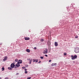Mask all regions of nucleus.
<instances>
[{
  "label": "nucleus",
  "mask_w": 79,
  "mask_h": 79,
  "mask_svg": "<svg viewBox=\"0 0 79 79\" xmlns=\"http://www.w3.org/2000/svg\"><path fill=\"white\" fill-rule=\"evenodd\" d=\"M0 79H2V78L0 77Z\"/></svg>",
  "instance_id": "nucleus-34"
},
{
  "label": "nucleus",
  "mask_w": 79,
  "mask_h": 79,
  "mask_svg": "<svg viewBox=\"0 0 79 79\" xmlns=\"http://www.w3.org/2000/svg\"><path fill=\"white\" fill-rule=\"evenodd\" d=\"M27 60H28L30 61H31L32 60V58H31V59L28 58L27 59Z\"/></svg>",
  "instance_id": "nucleus-10"
},
{
  "label": "nucleus",
  "mask_w": 79,
  "mask_h": 79,
  "mask_svg": "<svg viewBox=\"0 0 79 79\" xmlns=\"http://www.w3.org/2000/svg\"><path fill=\"white\" fill-rule=\"evenodd\" d=\"M31 79V77L27 78V79Z\"/></svg>",
  "instance_id": "nucleus-21"
},
{
  "label": "nucleus",
  "mask_w": 79,
  "mask_h": 79,
  "mask_svg": "<svg viewBox=\"0 0 79 79\" xmlns=\"http://www.w3.org/2000/svg\"><path fill=\"white\" fill-rule=\"evenodd\" d=\"M34 49H35V50H36V49H37V48H36V47H35L34 48Z\"/></svg>",
  "instance_id": "nucleus-23"
},
{
  "label": "nucleus",
  "mask_w": 79,
  "mask_h": 79,
  "mask_svg": "<svg viewBox=\"0 0 79 79\" xmlns=\"http://www.w3.org/2000/svg\"><path fill=\"white\" fill-rule=\"evenodd\" d=\"M56 63L52 64L51 65L53 66H56Z\"/></svg>",
  "instance_id": "nucleus-12"
},
{
  "label": "nucleus",
  "mask_w": 79,
  "mask_h": 79,
  "mask_svg": "<svg viewBox=\"0 0 79 79\" xmlns=\"http://www.w3.org/2000/svg\"><path fill=\"white\" fill-rule=\"evenodd\" d=\"M15 65L17 67H19L20 66V64H19V62H18Z\"/></svg>",
  "instance_id": "nucleus-4"
},
{
  "label": "nucleus",
  "mask_w": 79,
  "mask_h": 79,
  "mask_svg": "<svg viewBox=\"0 0 79 79\" xmlns=\"http://www.w3.org/2000/svg\"><path fill=\"white\" fill-rule=\"evenodd\" d=\"M8 69H10V70H11V69H12V68L10 67H9L8 68Z\"/></svg>",
  "instance_id": "nucleus-14"
},
{
  "label": "nucleus",
  "mask_w": 79,
  "mask_h": 79,
  "mask_svg": "<svg viewBox=\"0 0 79 79\" xmlns=\"http://www.w3.org/2000/svg\"><path fill=\"white\" fill-rule=\"evenodd\" d=\"M75 38H78V36H77L75 37Z\"/></svg>",
  "instance_id": "nucleus-29"
},
{
  "label": "nucleus",
  "mask_w": 79,
  "mask_h": 79,
  "mask_svg": "<svg viewBox=\"0 0 79 79\" xmlns=\"http://www.w3.org/2000/svg\"><path fill=\"white\" fill-rule=\"evenodd\" d=\"M29 63L30 64H31V61H30V62H29Z\"/></svg>",
  "instance_id": "nucleus-27"
},
{
  "label": "nucleus",
  "mask_w": 79,
  "mask_h": 79,
  "mask_svg": "<svg viewBox=\"0 0 79 79\" xmlns=\"http://www.w3.org/2000/svg\"><path fill=\"white\" fill-rule=\"evenodd\" d=\"M26 51L28 53H29V52H30V50L29 49H26Z\"/></svg>",
  "instance_id": "nucleus-13"
},
{
  "label": "nucleus",
  "mask_w": 79,
  "mask_h": 79,
  "mask_svg": "<svg viewBox=\"0 0 79 79\" xmlns=\"http://www.w3.org/2000/svg\"><path fill=\"white\" fill-rule=\"evenodd\" d=\"M45 56H46V57H47L48 56L47 55H45Z\"/></svg>",
  "instance_id": "nucleus-26"
},
{
  "label": "nucleus",
  "mask_w": 79,
  "mask_h": 79,
  "mask_svg": "<svg viewBox=\"0 0 79 79\" xmlns=\"http://www.w3.org/2000/svg\"><path fill=\"white\" fill-rule=\"evenodd\" d=\"M74 52H75V53H77L79 52V49L78 48H75V50L74 51Z\"/></svg>",
  "instance_id": "nucleus-3"
},
{
  "label": "nucleus",
  "mask_w": 79,
  "mask_h": 79,
  "mask_svg": "<svg viewBox=\"0 0 79 79\" xmlns=\"http://www.w3.org/2000/svg\"><path fill=\"white\" fill-rule=\"evenodd\" d=\"M22 68V69H24L25 68H25V67H23Z\"/></svg>",
  "instance_id": "nucleus-25"
},
{
  "label": "nucleus",
  "mask_w": 79,
  "mask_h": 79,
  "mask_svg": "<svg viewBox=\"0 0 79 79\" xmlns=\"http://www.w3.org/2000/svg\"><path fill=\"white\" fill-rule=\"evenodd\" d=\"M25 71H27V69H25Z\"/></svg>",
  "instance_id": "nucleus-33"
},
{
  "label": "nucleus",
  "mask_w": 79,
  "mask_h": 79,
  "mask_svg": "<svg viewBox=\"0 0 79 79\" xmlns=\"http://www.w3.org/2000/svg\"><path fill=\"white\" fill-rule=\"evenodd\" d=\"M6 60H7V57H5L3 60L4 61H6Z\"/></svg>",
  "instance_id": "nucleus-9"
},
{
  "label": "nucleus",
  "mask_w": 79,
  "mask_h": 79,
  "mask_svg": "<svg viewBox=\"0 0 79 79\" xmlns=\"http://www.w3.org/2000/svg\"><path fill=\"white\" fill-rule=\"evenodd\" d=\"M71 58L72 60H74L75 58H77V56L76 55H75L73 56H71Z\"/></svg>",
  "instance_id": "nucleus-2"
},
{
  "label": "nucleus",
  "mask_w": 79,
  "mask_h": 79,
  "mask_svg": "<svg viewBox=\"0 0 79 79\" xmlns=\"http://www.w3.org/2000/svg\"><path fill=\"white\" fill-rule=\"evenodd\" d=\"M15 61H16V62H17V61H18V60L17 59H16L15 60Z\"/></svg>",
  "instance_id": "nucleus-15"
},
{
  "label": "nucleus",
  "mask_w": 79,
  "mask_h": 79,
  "mask_svg": "<svg viewBox=\"0 0 79 79\" xmlns=\"http://www.w3.org/2000/svg\"><path fill=\"white\" fill-rule=\"evenodd\" d=\"M66 55H67V54H66V53H64V55L65 56H66Z\"/></svg>",
  "instance_id": "nucleus-22"
},
{
  "label": "nucleus",
  "mask_w": 79,
  "mask_h": 79,
  "mask_svg": "<svg viewBox=\"0 0 79 79\" xmlns=\"http://www.w3.org/2000/svg\"><path fill=\"white\" fill-rule=\"evenodd\" d=\"M48 46L50 45H51V43H50V41H48Z\"/></svg>",
  "instance_id": "nucleus-8"
},
{
  "label": "nucleus",
  "mask_w": 79,
  "mask_h": 79,
  "mask_svg": "<svg viewBox=\"0 0 79 79\" xmlns=\"http://www.w3.org/2000/svg\"><path fill=\"white\" fill-rule=\"evenodd\" d=\"M2 71H4V70H5V68H2Z\"/></svg>",
  "instance_id": "nucleus-19"
},
{
  "label": "nucleus",
  "mask_w": 79,
  "mask_h": 79,
  "mask_svg": "<svg viewBox=\"0 0 79 79\" xmlns=\"http://www.w3.org/2000/svg\"><path fill=\"white\" fill-rule=\"evenodd\" d=\"M18 74H19L18 73H16V75H18Z\"/></svg>",
  "instance_id": "nucleus-31"
},
{
  "label": "nucleus",
  "mask_w": 79,
  "mask_h": 79,
  "mask_svg": "<svg viewBox=\"0 0 79 79\" xmlns=\"http://www.w3.org/2000/svg\"><path fill=\"white\" fill-rule=\"evenodd\" d=\"M25 40H30V38L26 37L25 38Z\"/></svg>",
  "instance_id": "nucleus-6"
},
{
  "label": "nucleus",
  "mask_w": 79,
  "mask_h": 79,
  "mask_svg": "<svg viewBox=\"0 0 79 79\" xmlns=\"http://www.w3.org/2000/svg\"><path fill=\"white\" fill-rule=\"evenodd\" d=\"M51 61H52V60H49V62H51Z\"/></svg>",
  "instance_id": "nucleus-28"
},
{
  "label": "nucleus",
  "mask_w": 79,
  "mask_h": 79,
  "mask_svg": "<svg viewBox=\"0 0 79 79\" xmlns=\"http://www.w3.org/2000/svg\"><path fill=\"white\" fill-rule=\"evenodd\" d=\"M35 62H36V63H37V62H38V60H35Z\"/></svg>",
  "instance_id": "nucleus-18"
},
{
  "label": "nucleus",
  "mask_w": 79,
  "mask_h": 79,
  "mask_svg": "<svg viewBox=\"0 0 79 79\" xmlns=\"http://www.w3.org/2000/svg\"><path fill=\"white\" fill-rule=\"evenodd\" d=\"M0 45H2V44H1Z\"/></svg>",
  "instance_id": "nucleus-35"
},
{
  "label": "nucleus",
  "mask_w": 79,
  "mask_h": 79,
  "mask_svg": "<svg viewBox=\"0 0 79 79\" xmlns=\"http://www.w3.org/2000/svg\"><path fill=\"white\" fill-rule=\"evenodd\" d=\"M15 64L13 63H12L11 64L10 66L11 68H14V67H15Z\"/></svg>",
  "instance_id": "nucleus-5"
},
{
  "label": "nucleus",
  "mask_w": 79,
  "mask_h": 79,
  "mask_svg": "<svg viewBox=\"0 0 79 79\" xmlns=\"http://www.w3.org/2000/svg\"><path fill=\"white\" fill-rule=\"evenodd\" d=\"M44 39H41L40 40L41 42H44Z\"/></svg>",
  "instance_id": "nucleus-16"
},
{
  "label": "nucleus",
  "mask_w": 79,
  "mask_h": 79,
  "mask_svg": "<svg viewBox=\"0 0 79 79\" xmlns=\"http://www.w3.org/2000/svg\"><path fill=\"white\" fill-rule=\"evenodd\" d=\"M48 52V49L46 48L43 51V53L44 54H47Z\"/></svg>",
  "instance_id": "nucleus-1"
},
{
  "label": "nucleus",
  "mask_w": 79,
  "mask_h": 79,
  "mask_svg": "<svg viewBox=\"0 0 79 79\" xmlns=\"http://www.w3.org/2000/svg\"><path fill=\"white\" fill-rule=\"evenodd\" d=\"M18 62L19 63V64H21L22 63V61L21 60H19Z\"/></svg>",
  "instance_id": "nucleus-11"
},
{
  "label": "nucleus",
  "mask_w": 79,
  "mask_h": 79,
  "mask_svg": "<svg viewBox=\"0 0 79 79\" xmlns=\"http://www.w3.org/2000/svg\"><path fill=\"white\" fill-rule=\"evenodd\" d=\"M25 74H27V71H26L25 72Z\"/></svg>",
  "instance_id": "nucleus-24"
},
{
  "label": "nucleus",
  "mask_w": 79,
  "mask_h": 79,
  "mask_svg": "<svg viewBox=\"0 0 79 79\" xmlns=\"http://www.w3.org/2000/svg\"><path fill=\"white\" fill-rule=\"evenodd\" d=\"M8 79V77H6V78H5V79Z\"/></svg>",
  "instance_id": "nucleus-30"
},
{
  "label": "nucleus",
  "mask_w": 79,
  "mask_h": 79,
  "mask_svg": "<svg viewBox=\"0 0 79 79\" xmlns=\"http://www.w3.org/2000/svg\"><path fill=\"white\" fill-rule=\"evenodd\" d=\"M41 63V61H40V62H38V63Z\"/></svg>",
  "instance_id": "nucleus-32"
},
{
  "label": "nucleus",
  "mask_w": 79,
  "mask_h": 79,
  "mask_svg": "<svg viewBox=\"0 0 79 79\" xmlns=\"http://www.w3.org/2000/svg\"><path fill=\"white\" fill-rule=\"evenodd\" d=\"M35 59H33V62H35Z\"/></svg>",
  "instance_id": "nucleus-20"
},
{
  "label": "nucleus",
  "mask_w": 79,
  "mask_h": 79,
  "mask_svg": "<svg viewBox=\"0 0 79 79\" xmlns=\"http://www.w3.org/2000/svg\"><path fill=\"white\" fill-rule=\"evenodd\" d=\"M58 43L57 42H55V45L56 47H57L58 45Z\"/></svg>",
  "instance_id": "nucleus-7"
},
{
  "label": "nucleus",
  "mask_w": 79,
  "mask_h": 79,
  "mask_svg": "<svg viewBox=\"0 0 79 79\" xmlns=\"http://www.w3.org/2000/svg\"><path fill=\"white\" fill-rule=\"evenodd\" d=\"M40 58L41 59H44V56H42V57L41 56V57H40Z\"/></svg>",
  "instance_id": "nucleus-17"
}]
</instances>
